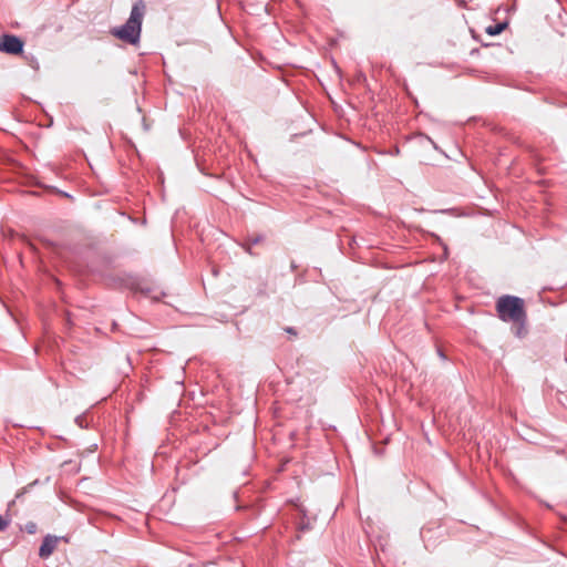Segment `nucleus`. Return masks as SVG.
<instances>
[{
	"label": "nucleus",
	"mask_w": 567,
	"mask_h": 567,
	"mask_svg": "<svg viewBox=\"0 0 567 567\" xmlns=\"http://www.w3.org/2000/svg\"><path fill=\"white\" fill-rule=\"evenodd\" d=\"M11 522V518L9 515L1 516L0 515V530H4Z\"/></svg>",
	"instance_id": "6"
},
{
	"label": "nucleus",
	"mask_w": 567,
	"mask_h": 567,
	"mask_svg": "<svg viewBox=\"0 0 567 567\" xmlns=\"http://www.w3.org/2000/svg\"><path fill=\"white\" fill-rule=\"evenodd\" d=\"M23 50V42L14 35L6 34L0 39V51L9 54H18Z\"/></svg>",
	"instance_id": "3"
},
{
	"label": "nucleus",
	"mask_w": 567,
	"mask_h": 567,
	"mask_svg": "<svg viewBox=\"0 0 567 567\" xmlns=\"http://www.w3.org/2000/svg\"><path fill=\"white\" fill-rule=\"evenodd\" d=\"M496 310L503 321L518 324L516 334L520 337L526 319L523 299L515 296H503L496 302Z\"/></svg>",
	"instance_id": "1"
},
{
	"label": "nucleus",
	"mask_w": 567,
	"mask_h": 567,
	"mask_svg": "<svg viewBox=\"0 0 567 567\" xmlns=\"http://www.w3.org/2000/svg\"><path fill=\"white\" fill-rule=\"evenodd\" d=\"M506 25H507L506 22H501V23H497L495 25L487 27L485 29V31L489 35H497V34H499L506 28Z\"/></svg>",
	"instance_id": "5"
},
{
	"label": "nucleus",
	"mask_w": 567,
	"mask_h": 567,
	"mask_svg": "<svg viewBox=\"0 0 567 567\" xmlns=\"http://www.w3.org/2000/svg\"><path fill=\"white\" fill-rule=\"evenodd\" d=\"M145 14L143 2L136 3L131 11L130 18L122 27L112 30V34L117 39L130 44H136L140 41L142 21Z\"/></svg>",
	"instance_id": "2"
},
{
	"label": "nucleus",
	"mask_w": 567,
	"mask_h": 567,
	"mask_svg": "<svg viewBox=\"0 0 567 567\" xmlns=\"http://www.w3.org/2000/svg\"><path fill=\"white\" fill-rule=\"evenodd\" d=\"M63 539L68 542L66 537H58L53 535H47L42 542V545L39 549V555L41 558H48L56 548L58 543Z\"/></svg>",
	"instance_id": "4"
},
{
	"label": "nucleus",
	"mask_w": 567,
	"mask_h": 567,
	"mask_svg": "<svg viewBox=\"0 0 567 567\" xmlns=\"http://www.w3.org/2000/svg\"><path fill=\"white\" fill-rule=\"evenodd\" d=\"M25 530L29 533V534H34L37 532V524L33 523V522H30L25 525Z\"/></svg>",
	"instance_id": "7"
}]
</instances>
